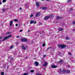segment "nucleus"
I'll list each match as a JSON object with an SVG mask.
<instances>
[{
  "label": "nucleus",
  "mask_w": 75,
  "mask_h": 75,
  "mask_svg": "<svg viewBox=\"0 0 75 75\" xmlns=\"http://www.w3.org/2000/svg\"><path fill=\"white\" fill-rule=\"evenodd\" d=\"M11 37V35H10L8 36H6L5 37L4 39H3L2 40V41H5L6 40H7V39H8L10 37Z\"/></svg>",
  "instance_id": "f257e3e1"
},
{
  "label": "nucleus",
  "mask_w": 75,
  "mask_h": 75,
  "mask_svg": "<svg viewBox=\"0 0 75 75\" xmlns=\"http://www.w3.org/2000/svg\"><path fill=\"white\" fill-rule=\"evenodd\" d=\"M58 46L59 47H60L62 49H63V48H65V47H66V45H58Z\"/></svg>",
  "instance_id": "f03ea898"
},
{
  "label": "nucleus",
  "mask_w": 75,
  "mask_h": 75,
  "mask_svg": "<svg viewBox=\"0 0 75 75\" xmlns=\"http://www.w3.org/2000/svg\"><path fill=\"white\" fill-rule=\"evenodd\" d=\"M51 17H52V16L51 15L49 16H45V18H44V19L47 20V19H48L49 18H51Z\"/></svg>",
  "instance_id": "7ed1b4c3"
},
{
  "label": "nucleus",
  "mask_w": 75,
  "mask_h": 75,
  "mask_svg": "<svg viewBox=\"0 0 75 75\" xmlns=\"http://www.w3.org/2000/svg\"><path fill=\"white\" fill-rule=\"evenodd\" d=\"M21 48L22 50H25L26 48H27L26 47H25L23 44L22 45Z\"/></svg>",
  "instance_id": "20e7f679"
},
{
  "label": "nucleus",
  "mask_w": 75,
  "mask_h": 75,
  "mask_svg": "<svg viewBox=\"0 0 75 75\" xmlns=\"http://www.w3.org/2000/svg\"><path fill=\"white\" fill-rule=\"evenodd\" d=\"M30 23L31 24H32L33 23H34L35 24L37 23V22L36 21H34L33 20H31L30 21Z\"/></svg>",
  "instance_id": "39448f33"
},
{
  "label": "nucleus",
  "mask_w": 75,
  "mask_h": 75,
  "mask_svg": "<svg viewBox=\"0 0 75 75\" xmlns=\"http://www.w3.org/2000/svg\"><path fill=\"white\" fill-rule=\"evenodd\" d=\"M21 41L22 42H27V40L25 38L22 39Z\"/></svg>",
  "instance_id": "423d86ee"
},
{
  "label": "nucleus",
  "mask_w": 75,
  "mask_h": 75,
  "mask_svg": "<svg viewBox=\"0 0 75 75\" xmlns=\"http://www.w3.org/2000/svg\"><path fill=\"white\" fill-rule=\"evenodd\" d=\"M51 68H55L57 67V66H55V65H52L51 66Z\"/></svg>",
  "instance_id": "0eeeda50"
},
{
  "label": "nucleus",
  "mask_w": 75,
  "mask_h": 75,
  "mask_svg": "<svg viewBox=\"0 0 75 75\" xmlns=\"http://www.w3.org/2000/svg\"><path fill=\"white\" fill-rule=\"evenodd\" d=\"M62 18H63L61 17H60L59 16H57V20L58 19H62Z\"/></svg>",
  "instance_id": "6e6552de"
},
{
  "label": "nucleus",
  "mask_w": 75,
  "mask_h": 75,
  "mask_svg": "<svg viewBox=\"0 0 75 75\" xmlns=\"http://www.w3.org/2000/svg\"><path fill=\"white\" fill-rule=\"evenodd\" d=\"M40 15V13L38 12L37 14L36 15V17H39Z\"/></svg>",
  "instance_id": "1a4fd4ad"
},
{
  "label": "nucleus",
  "mask_w": 75,
  "mask_h": 75,
  "mask_svg": "<svg viewBox=\"0 0 75 75\" xmlns=\"http://www.w3.org/2000/svg\"><path fill=\"white\" fill-rule=\"evenodd\" d=\"M44 63L45 64L43 65V67H45V66H47V64H48V63L47 62H45Z\"/></svg>",
  "instance_id": "9d476101"
},
{
  "label": "nucleus",
  "mask_w": 75,
  "mask_h": 75,
  "mask_svg": "<svg viewBox=\"0 0 75 75\" xmlns=\"http://www.w3.org/2000/svg\"><path fill=\"white\" fill-rule=\"evenodd\" d=\"M35 65H36V66H38V65H39V63H38V62H35Z\"/></svg>",
  "instance_id": "9b49d317"
},
{
  "label": "nucleus",
  "mask_w": 75,
  "mask_h": 75,
  "mask_svg": "<svg viewBox=\"0 0 75 75\" xmlns=\"http://www.w3.org/2000/svg\"><path fill=\"white\" fill-rule=\"evenodd\" d=\"M42 10H47V8L46 7H42Z\"/></svg>",
  "instance_id": "f8f14e48"
},
{
  "label": "nucleus",
  "mask_w": 75,
  "mask_h": 75,
  "mask_svg": "<svg viewBox=\"0 0 75 75\" xmlns=\"http://www.w3.org/2000/svg\"><path fill=\"white\" fill-rule=\"evenodd\" d=\"M59 30L60 31H63V29L62 28H58Z\"/></svg>",
  "instance_id": "ddd939ff"
},
{
  "label": "nucleus",
  "mask_w": 75,
  "mask_h": 75,
  "mask_svg": "<svg viewBox=\"0 0 75 75\" xmlns=\"http://www.w3.org/2000/svg\"><path fill=\"white\" fill-rule=\"evenodd\" d=\"M62 72H63V73H65V72H66V70L63 69L62 71Z\"/></svg>",
  "instance_id": "4468645a"
},
{
  "label": "nucleus",
  "mask_w": 75,
  "mask_h": 75,
  "mask_svg": "<svg viewBox=\"0 0 75 75\" xmlns=\"http://www.w3.org/2000/svg\"><path fill=\"white\" fill-rule=\"evenodd\" d=\"M61 69H60V70L58 71V72L60 74L61 73V72H62V71H61Z\"/></svg>",
  "instance_id": "2eb2a0df"
},
{
  "label": "nucleus",
  "mask_w": 75,
  "mask_h": 75,
  "mask_svg": "<svg viewBox=\"0 0 75 75\" xmlns=\"http://www.w3.org/2000/svg\"><path fill=\"white\" fill-rule=\"evenodd\" d=\"M66 39L67 40H70V39H71V38H69L68 37H66Z\"/></svg>",
  "instance_id": "dca6fc26"
},
{
  "label": "nucleus",
  "mask_w": 75,
  "mask_h": 75,
  "mask_svg": "<svg viewBox=\"0 0 75 75\" xmlns=\"http://www.w3.org/2000/svg\"><path fill=\"white\" fill-rule=\"evenodd\" d=\"M36 4L37 7H39V6H40V5H39V4L38 3V2H36Z\"/></svg>",
  "instance_id": "f3484780"
},
{
  "label": "nucleus",
  "mask_w": 75,
  "mask_h": 75,
  "mask_svg": "<svg viewBox=\"0 0 75 75\" xmlns=\"http://www.w3.org/2000/svg\"><path fill=\"white\" fill-rule=\"evenodd\" d=\"M13 21H11L10 23V26L12 25V23H13Z\"/></svg>",
  "instance_id": "a211bd4d"
},
{
  "label": "nucleus",
  "mask_w": 75,
  "mask_h": 75,
  "mask_svg": "<svg viewBox=\"0 0 75 75\" xmlns=\"http://www.w3.org/2000/svg\"><path fill=\"white\" fill-rule=\"evenodd\" d=\"M62 59L59 62V63H61V62H62Z\"/></svg>",
  "instance_id": "6ab92c4d"
},
{
  "label": "nucleus",
  "mask_w": 75,
  "mask_h": 75,
  "mask_svg": "<svg viewBox=\"0 0 75 75\" xmlns=\"http://www.w3.org/2000/svg\"><path fill=\"white\" fill-rule=\"evenodd\" d=\"M67 72L68 74H69V73H70V71H69V70H67Z\"/></svg>",
  "instance_id": "aec40b11"
},
{
  "label": "nucleus",
  "mask_w": 75,
  "mask_h": 75,
  "mask_svg": "<svg viewBox=\"0 0 75 75\" xmlns=\"http://www.w3.org/2000/svg\"><path fill=\"white\" fill-rule=\"evenodd\" d=\"M42 46L43 47H44L45 46V42L43 43V44L42 45Z\"/></svg>",
  "instance_id": "412c9836"
},
{
  "label": "nucleus",
  "mask_w": 75,
  "mask_h": 75,
  "mask_svg": "<svg viewBox=\"0 0 75 75\" xmlns=\"http://www.w3.org/2000/svg\"><path fill=\"white\" fill-rule=\"evenodd\" d=\"M14 21H16L17 22L18 21V20L17 19H15L14 20Z\"/></svg>",
  "instance_id": "4be33fe9"
},
{
  "label": "nucleus",
  "mask_w": 75,
  "mask_h": 75,
  "mask_svg": "<svg viewBox=\"0 0 75 75\" xmlns=\"http://www.w3.org/2000/svg\"><path fill=\"white\" fill-rule=\"evenodd\" d=\"M13 48V46L12 45L10 47V49H12Z\"/></svg>",
  "instance_id": "5701e85b"
},
{
  "label": "nucleus",
  "mask_w": 75,
  "mask_h": 75,
  "mask_svg": "<svg viewBox=\"0 0 75 75\" xmlns=\"http://www.w3.org/2000/svg\"><path fill=\"white\" fill-rule=\"evenodd\" d=\"M1 75H4V72H1Z\"/></svg>",
  "instance_id": "b1692460"
},
{
  "label": "nucleus",
  "mask_w": 75,
  "mask_h": 75,
  "mask_svg": "<svg viewBox=\"0 0 75 75\" xmlns=\"http://www.w3.org/2000/svg\"><path fill=\"white\" fill-rule=\"evenodd\" d=\"M50 49H51V47H49L47 49V50H50Z\"/></svg>",
  "instance_id": "393cba45"
},
{
  "label": "nucleus",
  "mask_w": 75,
  "mask_h": 75,
  "mask_svg": "<svg viewBox=\"0 0 75 75\" xmlns=\"http://www.w3.org/2000/svg\"><path fill=\"white\" fill-rule=\"evenodd\" d=\"M34 70H31L30 71V72L33 73V72H34Z\"/></svg>",
  "instance_id": "a878e982"
},
{
  "label": "nucleus",
  "mask_w": 75,
  "mask_h": 75,
  "mask_svg": "<svg viewBox=\"0 0 75 75\" xmlns=\"http://www.w3.org/2000/svg\"><path fill=\"white\" fill-rule=\"evenodd\" d=\"M6 0H3L2 2L3 3H5V2H6Z\"/></svg>",
  "instance_id": "bb28decb"
},
{
  "label": "nucleus",
  "mask_w": 75,
  "mask_h": 75,
  "mask_svg": "<svg viewBox=\"0 0 75 75\" xmlns=\"http://www.w3.org/2000/svg\"><path fill=\"white\" fill-rule=\"evenodd\" d=\"M73 10V9H72V8H71L69 10L70 11H72Z\"/></svg>",
  "instance_id": "cd10ccee"
},
{
  "label": "nucleus",
  "mask_w": 75,
  "mask_h": 75,
  "mask_svg": "<svg viewBox=\"0 0 75 75\" xmlns=\"http://www.w3.org/2000/svg\"><path fill=\"white\" fill-rule=\"evenodd\" d=\"M30 17H33V15L31 14L30 16Z\"/></svg>",
  "instance_id": "c85d7f7f"
},
{
  "label": "nucleus",
  "mask_w": 75,
  "mask_h": 75,
  "mask_svg": "<svg viewBox=\"0 0 75 75\" xmlns=\"http://www.w3.org/2000/svg\"><path fill=\"white\" fill-rule=\"evenodd\" d=\"M69 55H71L72 54H71V53L70 52H69Z\"/></svg>",
  "instance_id": "c756f323"
},
{
  "label": "nucleus",
  "mask_w": 75,
  "mask_h": 75,
  "mask_svg": "<svg viewBox=\"0 0 75 75\" xmlns=\"http://www.w3.org/2000/svg\"><path fill=\"white\" fill-rule=\"evenodd\" d=\"M18 45V42H16V45Z\"/></svg>",
  "instance_id": "7c9ffc66"
},
{
  "label": "nucleus",
  "mask_w": 75,
  "mask_h": 75,
  "mask_svg": "<svg viewBox=\"0 0 75 75\" xmlns=\"http://www.w3.org/2000/svg\"><path fill=\"white\" fill-rule=\"evenodd\" d=\"M20 32H22L23 31V30H19Z\"/></svg>",
  "instance_id": "2f4dec72"
},
{
  "label": "nucleus",
  "mask_w": 75,
  "mask_h": 75,
  "mask_svg": "<svg viewBox=\"0 0 75 75\" xmlns=\"http://www.w3.org/2000/svg\"><path fill=\"white\" fill-rule=\"evenodd\" d=\"M3 11H5V9H4V8H3Z\"/></svg>",
  "instance_id": "473e14b6"
},
{
  "label": "nucleus",
  "mask_w": 75,
  "mask_h": 75,
  "mask_svg": "<svg viewBox=\"0 0 75 75\" xmlns=\"http://www.w3.org/2000/svg\"><path fill=\"white\" fill-rule=\"evenodd\" d=\"M23 75H27V73H25Z\"/></svg>",
  "instance_id": "72a5a7b5"
},
{
  "label": "nucleus",
  "mask_w": 75,
  "mask_h": 75,
  "mask_svg": "<svg viewBox=\"0 0 75 75\" xmlns=\"http://www.w3.org/2000/svg\"><path fill=\"white\" fill-rule=\"evenodd\" d=\"M73 24H75V21L73 22Z\"/></svg>",
  "instance_id": "f704fd0d"
},
{
  "label": "nucleus",
  "mask_w": 75,
  "mask_h": 75,
  "mask_svg": "<svg viewBox=\"0 0 75 75\" xmlns=\"http://www.w3.org/2000/svg\"><path fill=\"white\" fill-rule=\"evenodd\" d=\"M71 1V0H68L67 2H69Z\"/></svg>",
  "instance_id": "c9c22d12"
},
{
  "label": "nucleus",
  "mask_w": 75,
  "mask_h": 75,
  "mask_svg": "<svg viewBox=\"0 0 75 75\" xmlns=\"http://www.w3.org/2000/svg\"><path fill=\"white\" fill-rule=\"evenodd\" d=\"M36 75H42L39 74H37Z\"/></svg>",
  "instance_id": "e433bc0d"
},
{
  "label": "nucleus",
  "mask_w": 75,
  "mask_h": 75,
  "mask_svg": "<svg viewBox=\"0 0 75 75\" xmlns=\"http://www.w3.org/2000/svg\"><path fill=\"white\" fill-rule=\"evenodd\" d=\"M2 4V3L1 2V1H0V5L1 4Z\"/></svg>",
  "instance_id": "4c0bfd02"
},
{
  "label": "nucleus",
  "mask_w": 75,
  "mask_h": 75,
  "mask_svg": "<svg viewBox=\"0 0 75 75\" xmlns=\"http://www.w3.org/2000/svg\"><path fill=\"white\" fill-rule=\"evenodd\" d=\"M10 33V32H8L7 33V34H9Z\"/></svg>",
  "instance_id": "58836bf2"
},
{
  "label": "nucleus",
  "mask_w": 75,
  "mask_h": 75,
  "mask_svg": "<svg viewBox=\"0 0 75 75\" xmlns=\"http://www.w3.org/2000/svg\"><path fill=\"white\" fill-rule=\"evenodd\" d=\"M16 26H18V24L17 23L16 24Z\"/></svg>",
  "instance_id": "ea45409f"
},
{
  "label": "nucleus",
  "mask_w": 75,
  "mask_h": 75,
  "mask_svg": "<svg viewBox=\"0 0 75 75\" xmlns=\"http://www.w3.org/2000/svg\"><path fill=\"white\" fill-rule=\"evenodd\" d=\"M46 57V55H44V56H43V57Z\"/></svg>",
  "instance_id": "a19ab883"
},
{
  "label": "nucleus",
  "mask_w": 75,
  "mask_h": 75,
  "mask_svg": "<svg viewBox=\"0 0 75 75\" xmlns=\"http://www.w3.org/2000/svg\"><path fill=\"white\" fill-rule=\"evenodd\" d=\"M22 9V8H20V10H21Z\"/></svg>",
  "instance_id": "79ce46f5"
},
{
  "label": "nucleus",
  "mask_w": 75,
  "mask_h": 75,
  "mask_svg": "<svg viewBox=\"0 0 75 75\" xmlns=\"http://www.w3.org/2000/svg\"><path fill=\"white\" fill-rule=\"evenodd\" d=\"M19 36H17L16 37V38H19Z\"/></svg>",
  "instance_id": "37998d69"
},
{
  "label": "nucleus",
  "mask_w": 75,
  "mask_h": 75,
  "mask_svg": "<svg viewBox=\"0 0 75 75\" xmlns=\"http://www.w3.org/2000/svg\"><path fill=\"white\" fill-rule=\"evenodd\" d=\"M30 30H29L28 31V32L30 33Z\"/></svg>",
  "instance_id": "c03bdc74"
},
{
  "label": "nucleus",
  "mask_w": 75,
  "mask_h": 75,
  "mask_svg": "<svg viewBox=\"0 0 75 75\" xmlns=\"http://www.w3.org/2000/svg\"><path fill=\"white\" fill-rule=\"evenodd\" d=\"M68 67H70V65H68Z\"/></svg>",
  "instance_id": "a18cd8bd"
},
{
  "label": "nucleus",
  "mask_w": 75,
  "mask_h": 75,
  "mask_svg": "<svg viewBox=\"0 0 75 75\" xmlns=\"http://www.w3.org/2000/svg\"><path fill=\"white\" fill-rule=\"evenodd\" d=\"M31 68V67H29L28 69H30Z\"/></svg>",
  "instance_id": "49530a36"
},
{
  "label": "nucleus",
  "mask_w": 75,
  "mask_h": 75,
  "mask_svg": "<svg viewBox=\"0 0 75 75\" xmlns=\"http://www.w3.org/2000/svg\"><path fill=\"white\" fill-rule=\"evenodd\" d=\"M73 31H75V29H74L73 30Z\"/></svg>",
  "instance_id": "de8ad7c7"
},
{
  "label": "nucleus",
  "mask_w": 75,
  "mask_h": 75,
  "mask_svg": "<svg viewBox=\"0 0 75 75\" xmlns=\"http://www.w3.org/2000/svg\"><path fill=\"white\" fill-rule=\"evenodd\" d=\"M47 1H50V0H46Z\"/></svg>",
  "instance_id": "09e8293b"
},
{
  "label": "nucleus",
  "mask_w": 75,
  "mask_h": 75,
  "mask_svg": "<svg viewBox=\"0 0 75 75\" xmlns=\"http://www.w3.org/2000/svg\"><path fill=\"white\" fill-rule=\"evenodd\" d=\"M13 59V58H11V59Z\"/></svg>",
  "instance_id": "8fccbe9b"
},
{
  "label": "nucleus",
  "mask_w": 75,
  "mask_h": 75,
  "mask_svg": "<svg viewBox=\"0 0 75 75\" xmlns=\"http://www.w3.org/2000/svg\"><path fill=\"white\" fill-rule=\"evenodd\" d=\"M42 1H44V0H41Z\"/></svg>",
  "instance_id": "3c124183"
},
{
  "label": "nucleus",
  "mask_w": 75,
  "mask_h": 75,
  "mask_svg": "<svg viewBox=\"0 0 75 75\" xmlns=\"http://www.w3.org/2000/svg\"><path fill=\"white\" fill-rule=\"evenodd\" d=\"M1 38H2V37H1L0 38V39H1Z\"/></svg>",
  "instance_id": "603ef678"
},
{
  "label": "nucleus",
  "mask_w": 75,
  "mask_h": 75,
  "mask_svg": "<svg viewBox=\"0 0 75 75\" xmlns=\"http://www.w3.org/2000/svg\"><path fill=\"white\" fill-rule=\"evenodd\" d=\"M9 58H11V57H9Z\"/></svg>",
  "instance_id": "864d4df0"
},
{
  "label": "nucleus",
  "mask_w": 75,
  "mask_h": 75,
  "mask_svg": "<svg viewBox=\"0 0 75 75\" xmlns=\"http://www.w3.org/2000/svg\"><path fill=\"white\" fill-rule=\"evenodd\" d=\"M25 58H26V59H27V57H25Z\"/></svg>",
  "instance_id": "5fc2aeb1"
},
{
  "label": "nucleus",
  "mask_w": 75,
  "mask_h": 75,
  "mask_svg": "<svg viewBox=\"0 0 75 75\" xmlns=\"http://www.w3.org/2000/svg\"><path fill=\"white\" fill-rule=\"evenodd\" d=\"M25 6H27V5L25 4Z\"/></svg>",
  "instance_id": "6e6d98bb"
},
{
  "label": "nucleus",
  "mask_w": 75,
  "mask_h": 75,
  "mask_svg": "<svg viewBox=\"0 0 75 75\" xmlns=\"http://www.w3.org/2000/svg\"><path fill=\"white\" fill-rule=\"evenodd\" d=\"M1 40H0V42H1Z\"/></svg>",
  "instance_id": "4d7b16f0"
}]
</instances>
